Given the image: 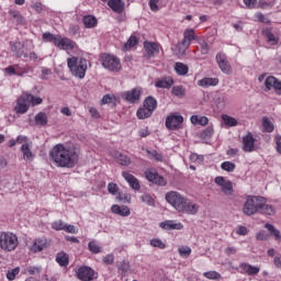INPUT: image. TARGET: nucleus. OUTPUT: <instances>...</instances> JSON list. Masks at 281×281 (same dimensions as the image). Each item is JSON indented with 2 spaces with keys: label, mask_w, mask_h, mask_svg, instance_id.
Segmentation results:
<instances>
[{
  "label": "nucleus",
  "mask_w": 281,
  "mask_h": 281,
  "mask_svg": "<svg viewBox=\"0 0 281 281\" xmlns=\"http://www.w3.org/2000/svg\"><path fill=\"white\" fill-rule=\"evenodd\" d=\"M249 233V231L247 229V227L245 226H238L236 234H238V236H247V234Z\"/></svg>",
  "instance_id": "nucleus-60"
},
{
  "label": "nucleus",
  "mask_w": 281,
  "mask_h": 281,
  "mask_svg": "<svg viewBox=\"0 0 281 281\" xmlns=\"http://www.w3.org/2000/svg\"><path fill=\"white\" fill-rule=\"evenodd\" d=\"M222 120H223L225 126H229V127L238 126V121L235 117H232L227 114H223Z\"/></svg>",
  "instance_id": "nucleus-39"
},
{
  "label": "nucleus",
  "mask_w": 281,
  "mask_h": 281,
  "mask_svg": "<svg viewBox=\"0 0 281 281\" xmlns=\"http://www.w3.org/2000/svg\"><path fill=\"white\" fill-rule=\"evenodd\" d=\"M47 114L45 112H40L35 115V124L36 126H47Z\"/></svg>",
  "instance_id": "nucleus-33"
},
{
  "label": "nucleus",
  "mask_w": 281,
  "mask_h": 281,
  "mask_svg": "<svg viewBox=\"0 0 281 281\" xmlns=\"http://www.w3.org/2000/svg\"><path fill=\"white\" fill-rule=\"evenodd\" d=\"M43 41L45 43H53L57 49H63L64 52H74L78 48V44L69 37H63L60 34H52L49 32L43 33Z\"/></svg>",
  "instance_id": "nucleus-3"
},
{
  "label": "nucleus",
  "mask_w": 281,
  "mask_h": 281,
  "mask_svg": "<svg viewBox=\"0 0 281 281\" xmlns=\"http://www.w3.org/2000/svg\"><path fill=\"white\" fill-rule=\"evenodd\" d=\"M123 179L128 183V186L132 188V190L139 191L142 190V186L139 184V180L135 178L132 173H128L127 171L122 172Z\"/></svg>",
  "instance_id": "nucleus-22"
},
{
  "label": "nucleus",
  "mask_w": 281,
  "mask_h": 281,
  "mask_svg": "<svg viewBox=\"0 0 281 281\" xmlns=\"http://www.w3.org/2000/svg\"><path fill=\"white\" fill-rule=\"evenodd\" d=\"M165 201H167L176 212H180L181 214L194 216V214L199 213V204L192 202V200L186 198L179 191H168L165 194Z\"/></svg>",
  "instance_id": "nucleus-2"
},
{
  "label": "nucleus",
  "mask_w": 281,
  "mask_h": 281,
  "mask_svg": "<svg viewBox=\"0 0 281 281\" xmlns=\"http://www.w3.org/2000/svg\"><path fill=\"white\" fill-rule=\"evenodd\" d=\"M257 240H269V234L267 232L261 231L256 235Z\"/></svg>",
  "instance_id": "nucleus-58"
},
{
  "label": "nucleus",
  "mask_w": 281,
  "mask_h": 281,
  "mask_svg": "<svg viewBox=\"0 0 281 281\" xmlns=\"http://www.w3.org/2000/svg\"><path fill=\"white\" fill-rule=\"evenodd\" d=\"M262 196L249 195L244 203L243 212L246 216H254L258 214L261 207Z\"/></svg>",
  "instance_id": "nucleus-7"
},
{
  "label": "nucleus",
  "mask_w": 281,
  "mask_h": 281,
  "mask_svg": "<svg viewBox=\"0 0 281 281\" xmlns=\"http://www.w3.org/2000/svg\"><path fill=\"white\" fill-rule=\"evenodd\" d=\"M122 98L132 104H135L139 98H142V88H134L122 94Z\"/></svg>",
  "instance_id": "nucleus-21"
},
{
  "label": "nucleus",
  "mask_w": 281,
  "mask_h": 281,
  "mask_svg": "<svg viewBox=\"0 0 281 281\" xmlns=\"http://www.w3.org/2000/svg\"><path fill=\"white\" fill-rule=\"evenodd\" d=\"M151 247H157L158 249H166V245L159 238H154L150 240Z\"/></svg>",
  "instance_id": "nucleus-52"
},
{
  "label": "nucleus",
  "mask_w": 281,
  "mask_h": 281,
  "mask_svg": "<svg viewBox=\"0 0 281 281\" xmlns=\"http://www.w3.org/2000/svg\"><path fill=\"white\" fill-rule=\"evenodd\" d=\"M64 232H67V234H78L76 226L69 224H65Z\"/></svg>",
  "instance_id": "nucleus-56"
},
{
  "label": "nucleus",
  "mask_w": 281,
  "mask_h": 281,
  "mask_svg": "<svg viewBox=\"0 0 281 281\" xmlns=\"http://www.w3.org/2000/svg\"><path fill=\"white\" fill-rule=\"evenodd\" d=\"M273 265L277 267V269H281V256L274 257Z\"/></svg>",
  "instance_id": "nucleus-64"
},
{
  "label": "nucleus",
  "mask_w": 281,
  "mask_h": 281,
  "mask_svg": "<svg viewBox=\"0 0 281 281\" xmlns=\"http://www.w3.org/2000/svg\"><path fill=\"white\" fill-rule=\"evenodd\" d=\"M262 35L269 45H278V43H280V37L276 36V34L271 32V29H265Z\"/></svg>",
  "instance_id": "nucleus-28"
},
{
  "label": "nucleus",
  "mask_w": 281,
  "mask_h": 281,
  "mask_svg": "<svg viewBox=\"0 0 281 281\" xmlns=\"http://www.w3.org/2000/svg\"><path fill=\"white\" fill-rule=\"evenodd\" d=\"M14 111L20 115H24V113H27V111H30V101L27 99V92H23L18 98Z\"/></svg>",
  "instance_id": "nucleus-12"
},
{
  "label": "nucleus",
  "mask_w": 281,
  "mask_h": 281,
  "mask_svg": "<svg viewBox=\"0 0 281 281\" xmlns=\"http://www.w3.org/2000/svg\"><path fill=\"white\" fill-rule=\"evenodd\" d=\"M108 190L110 194H117V184L111 182L108 184Z\"/></svg>",
  "instance_id": "nucleus-62"
},
{
  "label": "nucleus",
  "mask_w": 281,
  "mask_h": 281,
  "mask_svg": "<svg viewBox=\"0 0 281 281\" xmlns=\"http://www.w3.org/2000/svg\"><path fill=\"white\" fill-rule=\"evenodd\" d=\"M116 161L117 164H120L121 166H131V158L126 155H122L120 154L117 157H116Z\"/></svg>",
  "instance_id": "nucleus-46"
},
{
  "label": "nucleus",
  "mask_w": 281,
  "mask_h": 281,
  "mask_svg": "<svg viewBox=\"0 0 281 281\" xmlns=\"http://www.w3.org/2000/svg\"><path fill=\"white\" fill-rule=\"evenodd\" d=\"M215 59L223 74H232V65H229V60H227V55H225V53H217Z\"/></svg>",
  "instance_id": "nucleus-13"
},
{
  "label": "nucleus",
  "mask_w": 281,
  "mask_h": 281,
  "mask_svg": "<svg viewBox=\"0 0 281 281\" xmlns=\"http://www.w3.org/2000/svg\"><path fill=\"white\" fill-rule=\"evenodd\" d=\"M117 102H120V97H115L114 94H105L102 100H101V104H117Z\"/></svg>",
  "instance_id": "nucleus-34"
},
{
  "label": "nucleus",
  "mask_w": 281,
  "mask_h": 281,
  "mask_svg": "<svg viewBox=\"0 0 281 281\" xmlns=\"http://www.w3.org/2000/svg\"><path fill=\"white\" fill-rule=\"evenodd\" d=\"M159 227H161V229H166L167 232H170L171 229L179 231V229H183V224L175 220H167L165 222H161L159 224Z\"/></svg>",
  "instance_id": "nucleus-24"
},
{
  "label": "nucleus",
  "mask_w": 281,
  "mask_h": 281,
  "mask_svg": "<svg viewBox=\"0 0 281 281\" xmlns=\"http://www.w3.org/2000/svg\"><path fill=\"white\" fill-rule=\"evenodd\" d=\"M155 109H157V100L153 97H148L144 100L143 106L137 110L136 115L138 120H146L153 115Z\"/></svg>",
  "instance_id": "nucleus-8"
},
{
  "label": "nucleus",
  "mask_w": 281,
  "mask_h": 281,
  "mask_svg": "<svg viewBox=\"0 0 281 281\" xmlns=\"http://www.w3.org/2000/svg\"><path fill=\"white\" fill-rule=\"evenodd\" d=\"M261 206L259 207V214H265L266 216H273L276 214V207L273 205L267 204V199L261 196Z\"/></svg>",
  "instance_id": "nucleus-25"
},
{
  "label": "nucleus",
  "mask_w": 281,
  "mask_h": 281,
  "mask_svg": "<svg viewBox=\"0 0 281 281\" xmlns=\"http://www.w3.org/2000/svg\"><path fill=\"white\" fill-rule=\"evenodd\" d=\"M25 45H29L31 49H34V44L32 43V41H26L24 44H21V42H15L11 44V52L16 54L18 58H21L23 56L24 58H27V53L23 50V47H25Z\"/></svg>",
  "instance_id": "nucleus-15"
},
{
  "label": "nucleus",
  "mask_w": 281,
  "mask_h": 281,
  "mask_svg": "<svg viewBox=\"0 0 281 281\" xmlns=\"http://www.w3.org/2000/svg\"><path fill=\"white\" fill-rule=\"evenodd\" d=\"M145 177L147 181L156 183V186H166L168 183V181L164 177L159 176V173L155 169L147 170L145 172Z\"/></svg>",
  "instance_id": "nucleus-16"
},
{
  "label": "nucleus",
  "mask_w": 281,
  "mask_h": 281,
  "mask_svg": "<svg viewBox=\"0 0 281 281\" xmlns=\"http://www.w3.org/2000/svg\"><path fill=\"white\" fill-rule=\"evenodd\" d=\"M256 138L251 132H249L246 136L243 137V150L245 153H254L256 150Z\"/></svg>",
  "instance_id": "nucleus-18"
},
{
  "label": "nucleus",
  "mask_w": 281,
  "mask_h": 281,
  "mask_svg": "<svg viewBox=\"0 0 281 281\" xmlns=\"http://www.w3.org/2000/svg\"><path fill=\"white\" fill-rule=\"evenodd\" d=\"M67 65L68 69L70 70L71 75L75 76V78L82 80V78L87 76V59L72 56L67 59Z\"/></svg>",
  "instance_id": "nucleus-4"
},
{
  "label": "nucleus",
  "mask_w": 281,
  "mask_h": 281,
  "mask_svg": "<svg viewBox=\"0 0 281 281\" xmlns=\"http://www.w3.org/2000/svg\"><path fill=\"white\" fill-rule=\"evenodd\" d=\"M65 222L63 220H58L53 222L52 227L55 229V232H63L65 231Z\"/></svg>",
  "instance_id": "nucleus-51"
},
{
  "label": "nucleus",
  "mask_w": 281,
  "mask_h": 281,
  "mask_svg": "<svg viewBox=\"0 0 281 281\" xmlns=\"http://www.w3.org/2000/svg\"><path fill=\"white\" fill-rule=\"evenodd\" d=\"M19 273H21V268H19V267L14 268L12 270H9L7 272V280H10V281L15 280L16 276H19Z\"/></svg>",
  "instance_id": "nucleus-50"
},
{
  "label": "nucleus",
  "mask_w": 281,
  "mask_h": 281,
  "mask_svg": "<svg viewBox=\"0 0 281 281\" xmlns=\"http://www.w3.org/2000/svg\"><path fill=\"white\" fill-rule=\"evenodd\" d=\"M101 64L104 69H108V71H113L115 74L122 71V61H120V58H117L115 55H101Z\"/></svg>",
  "instance_id": "nucleus-9"
},
{
  "label": "nucleus",
  "mask_w": 281,
  "mask_h": 281,
  "mask_svg": "<svg viewBox=\"0 0 281 281\" xmlns=\"http://www.w3.org/2000/svg\"><path fill=\"white\" fill-rule=\"evenodd\" d=\"M4 71L8 74V76H23L24 74L19 70V65L9 66L4 69Z\"/></svg>",
  "instance_id": "nucleus-40"
},
{
  "label": "nucleus",
  "mask_w": 281,
  "mask_h": 281,
  "mask_svg": "<svg viewBox=\"0 0 281 281\" xmlns=\"http://www.w3.org/2000/svg\"><path fill=\"white\" fill-rule=\"evenodd\" d=\"M19 247V237L14 233L3 232L0 234V248L2 251H14Z\"/></svg>",
  "instance_id": "nucleus-6"
},
{
  "label": "nucleus",
  "mask_w": 281,
  "mask_h": 281,
  "mask_svg": "<svg viewBox=\"0 0 281 281\" xmlns=\"http://www.w3.org/2000/svg\"><path fill=\"white\" fill-rule=\"evenodd\" d=\"M49 159L57 168H76L80 161V150L76 146L57 144L49 150Z\"/></svg>",
  "instance_id": "nucleus-1"
},
{
  "label": "nucleus",
  "mask_w": 281,
  "mask_h": 281,
  "mask_svg": "<svg viewBox=\"0 0 281 281\" xmlns=\"http://www.w3.org/2000/svg\"><path fill=\"white\" fill-rule=\"evenodd\" d=\"M111 212L113 214H117L119 216H131V209L126 205H117L114 204L111 207Z\"/></svg>",
  "instance_id": "nucleus-27"
},
{
  "label": "nucleus",
  "mask_w": 281,
  "mask_h": 281,
  "mask_svg": "<svg viewBox=\"0 0 281 281\" xmlns=\"http://www.w3.org/2000/svg\"><path fill=\"white\" fill-rule=\"evenodd\" d=\"M183 124V117L179 113H173L167 116L165 125L169 131H179Z\"/></svg>",
  "instance_id": "nucleus-11"
},
{
  "label": "nucleus",
  "mask_w": 281,
  "mask_h": 281,
  "mask_svg": "<svg viewBox=\"0 0 281 281\" xmlns=\"http://www.w3.org/2000/svg\"><path fill=\"white\" fill-rule=\"evenodd\" d=\"M214 181L225 196H232L234 194V183L231 180L218 176Z\"/></svg>",
  "instance_id": "nucleus-10"
},
{
  "label": "nucleus",
  "mask_w": 281,
  "mask_h": 281,
  "mask_svg": "<svg viewBox=\"0 0 281 281\" xmlns=\"http://www.w3.org/2000/svg\"><path fill=\"white\" fill-rule=\"evenodd\" d=\"M266 229H268V232H270V234H272V236H274L276 240H281V235H280V231L277 229L276 226L271 225V224H266L265 225Z\"/></svg>",
  "instance_id": "nucleus-43"
},
{
  "label": "nucleus",
  "mask_w": 281,
  "mask_h": 281,
  "mask_svg": "<svg viewBox=\"0 0 281 281\" xmlns=\"http://www.w3.org/2000/svg\"><path fill=\"white\" fill-rule=\"evenodd\" d=\"M103 2H108L109 8L116 14H122L124 12V1L122 0H101Z\"/></svg>",
  "instance_id": "nucleus-26"
},
{
  "label": "nucleus",
  "mask_w": 281,
  "mask_h": 281,
  "mask_svg": "<svg viewBox=\"0 0 281 281\" xmlns=\"http://www.w3.org/2000/svg\"><path fill=\"white\" fill-rule=\"evenodd\" d=\"M94 276L95 271L87 266H82L77 270V278H79L81 281H91L93 280Z\"/></svg>",
  "instance_id": "nucleus-17"
},
{
  "label": "nucleus",
  "mask_w": 281,
  "mask_h": 281,
  "mask_svg": "<svg viewBox=\"0 0 281 281\" xmlns=\"http://www.w3.org/2000/svg\"><path fill=\"white\" fill-rule=\"evenodd\" d=\"M222 170H225L226 172H234V170H236V164L232 162V161H224L221 165Z\"/></svg>",
  "instance_id": "nucleus-48"
},
{
  "label": "nucleus",
  "mask_w": 281,
  "mask_h": 281,
  "mask_svg": "<svg viewBox=\"0 0 281 281\" xmlns=\"http://www.w3.org/2000/svg\"><path fill=\"white\" fill-rule=\"evenodd\" d=\"M240 273L246 276H258L260 273V267L251 266L247 262H241L239 265Z\"/></svg>",
  "instance_id": "nucleus-23"
},
{
  "label": "nucleus",
  "mask_w": 281,
  "mask_h": 281,
  "mask_svg": "<svg viewBox=\"0 0 281 281\" xmlns=\"http://www.w3.org/2000/svg\"><path fill=\"white\" fill-rule=\"evenodd\" d=\"M175 71L178 74V76H187L188 71H190V68L188 65L178 61L175 64Z\"/></svg>",
  "instance_id": "nucleus-32"
},
{
  "label": "nucleus",
  "mask_w": 281,
  "mask_h": 281,
  "mask_svg": "<svg viewBox=\"0 0 281 281\" xmlns=\"http://www.w3.org/2000/svg\"><path fill=\"white\" fill-rule=\"evenodd\" d=\"M47 247H49V240H47L45 237H40L33 241L30 249L33 251V254H38V251H43L47 249Z\"/></svg>",
  "instance_id": "nucleus-20"
},
{
  "label": "nucleus",
  "mask_w": 281,
  "mask_h": 281,
  "mask_svg": "<svg viewBox=\"0 0 281 281\" xmlns=\"http://www.w3.org/2000/svg\"><path fill=\"white\" fill-rule=\"evenodd\" d=\"M83 25L85 27L91 29L94 25H98V19H95V16L93 15H86L83 16Z\"/></svg>",
  "instance_id": "nucleus-36"
},
{
  "label": "nucleus",
  "mask_w": 281,
  "mask_h": 281,
  "mask_svg": "<svg viewBox=\"0 0 281 281\" xmlns=\"http://www.w3.org/2000/svg\"><path fill=\"white\" fill-rule=\"evenodd\" d=\"M21 153L23 155L24 161H34V153L32 151V148H30V144L25 143L21 146Z\"/></svg>",
  "instance_id": "nucleus-29"
},
{
  "label": "nucleus",
  "mask_w": 281,
  "mask_h": 281,
  "mask_svg": "<svg viewBox=\"0 0 281 281\" xmlns=\"http://www.w3.org/2000/svg\"><path fill=\"white\" fill-rule=\"evenodd\" d=\"M262 128H263V133H273V130H274L273 123L267 116L262 119Z\"/></svg>",
  "instance_id": "nucleus-38"
},
{
  "label": "nucleus",
  "mask_w": 281,
  "mask_h": 281,
  "mask_svg": "<svg viewBox=\"0 0 281 281\" xmlns=\"http://www.w3.org/2000/svg\"><path fill=\"white\" fill-rule=\"evenodd\" d=\"M199 45H200V52L203 56L210 54V44H207L205 40L199 41Z\"/></svg>",
  "instance_id": "nucleus-47"
},
{
  "label": "nucleus",
  "mask_w": 281,
  "mask_h": 281,
  "mask_svg": "<svg viewBox=\"0 0 281 281\" xmlns=\"http://www.w3.org/2000/svg\"><path fill=\"white\" fill-rule=\"evenodd\" d=\"M26 271L30 273V276H36V273H41V268L31 266L26 269Z\"/></svg>",
  "instance_id": "nucleus-59"
},
{
  "label": "nucleus",
  "mask_w": 281,
  "mask_h": 281,
  "mask_svg": "<svg viewBox=\"0 0 281 281\" xmlns=\"http://www.w3.org/2000/svg\"><path fill=\"white\" fill-rule=\"evenodd\" d=\"M56 262H58L60 267H67V265H69V256L66 252H59L57 254Z\"/></svg>",
  "instance_id": "nucleus-37"
},
{
  "label": "nucleus",
  "mask_w": 281,
  "mask_h": 281,
  "mask_svg": "<svg viewBox=\"0 0 281 281\" xmlns=\"http://www.w3.org/2000/svg\"><path fill=\"white\" fill-rule=\"evenodd\" d=\"M199 87L207 89V87H216L218 85V78L205 77L198 81Z\"/></svg>",
  "instance_id": "nucleus-30"
},
{
  "label": "nucleus",
  "mask_w": 281,
  "mask_h": 281,
  "mask_svg": "<svg viewBox=\"0 0 281 281\" xmlns=\"http://www.w3.org/2000/svg\"><path fill=\"white\" fill-rule=\"evenodd\" d=\"M140 201H143V203H146L150 207H155V198H153V195H150L149 193H144L140 196Z\"/></svg>",
  "instance_id": "nucleus-44"
},
{
  "label": "nucleus",
  "mask_w": 281,
  "mask_h": 281,
  "mask_svg": "<svg viewBox=\"0 0 281 281\" xmlns=\"http://www.w3.org/2000/svg\"><path fill=\"white\" fill-rule=\"evenodd\" d=\"M171 93L176 95V98H186V88H183V86H175Z\"/></svg>",
  "instance_id": "nucleus-41"
},
{
  "label": "nucleus",
  "mask_w": 281,
  "mask_h": 281,
  "mask_svg": "<svg viewBox=\"0 0 281 281\" xmlns=\"http://www.w3.org/2000/svg\"><path fill=\"white\" fill-rule=\"evenodd\" d=\"M26 98L29 100L30 106H38V104H43V98L34 97L30 92H26Z\"/></svg>",
  "instance_id": "nucleus-35"
},
{
  "label": "nucleus",
  "mask_w": 281,
  "mask_h": 281,
  "mask_svg": "<svg viewBox=\"0 0 281 281\" xmlns=\"http://www.w3.org/2000/svg\"><path fill=\"white\" fill-rule=\"evenodd\" d=\"M244 3L248 10H254L258 3V0H244Z\"/></svg>",
  "instance_id": "nucleus-57"
},
{
  "label": "nucleus",
  "mask_w": 281,
  "mask_h": 281,
  "mask_svg": "<svg viewBox=\"0 0 281 281\" xmlns=\"http://www.w3.org/2000/svg\"><path fill=\"white\" fill-rule=\"evenodd\" d=\"M203 277L206 278V280H222L223 278V276L214 270L203 272Z\"/></svg>",
  "instance_id": "nucleus-42"
},
{
  "label": "nucleus",
  "mask_w": 281,
  "mask_h": 281,
  "mask_svg": "<svg viewBox=\"0 0 281 281\" xmlns=\"http://www.w3.org/2000/svg\"><path fill=\"white\" fill-rule=\"evenodd\" d=\"M115 257L113 255H106L105 257H103L104 265H113Z\"/></svg>",
  "instance_id": "nucleus-61"
},
{
  "label": "nucleus",
  "mask_w": 281,
  "mask_h": 281,
  "mask_svg": "<svg viewBox=\"0 0 281 281\" xmlns=\"http://www.w3.org/2000/svg\"><path fill=\"white\" fill-rule=\"evenodd\" d=\"M149 8L151 12H159V0H149Z\"/></svg>",
  "instance_id": "nucleus-55"
},
{
  "label": "nucleus",
  "mask_w": 281,
  "mask_h": 281,
  "mask_svg": "<svg viewBox=\"0 0 281 281\" xmlns=\"http://www.w3.org/2000/svg\"><path fill=\"white\" fill-rule=\"evenodd\" d=\"M147 157L154 159L155 161H162L164 157L157 150H147Z\"/></svg>",
  "instance_id": "nucleus-49"
},
{
  "label": "nucleus",
  "mask_w": 281,
  "mask_h": 281,
  "mask_svg": "<svg viewBox=\"0 0 281 281\" xmlns=\"http://www.w3.org/2000/svg\"><path fill=\"white\" fill-rule=\"evenodd\" d=\"M172 85H175V80H172L170 77H165L156 81V87L158 89H170Z\"/></svg>",
  "instance_id": "nucleus-31"
},
{
  "label": "nucleus",
  "mask_w": 281,
  "mask_h": 281,
  "mask_svg": "<svg viewBox=\"0 0 281 281\" xmlns=\"http://www.w3.org/2000/svg\"><path fill=\"white\" fill-rule=\"evenodd\" d=\"M265 91H271V89H273L277 95H281V81L278 78L273 76L267 77L265 80Z\"/></svg>",
  "instance_id": "nucleus-14"
},
{
  "label": "nucleus",
  "mask_w": 281,
  "mask_h": 281,
  "mask_svg": "<svg viewBox=\"0 0 281 281\" xmlns=\"http://www.w3.org/2000/svg\"><path fill=\"white\" fill-rule=\"evenodd\" d=\"M180 256H190L192 254V248L188 246H182L178 249Z\"/></svg>",
  "instance_id": "nucleus-54"
},
{
  "label": "nucleus",
  "mask_w": 281,
  "mask_h": 281,
  "mask_svg": "<svg viewBox=\"0 0 281 281\" xmlns=\"http://www.w3.org/2000/svg\"><path fill=\"white\" fill-rule=\"evenodd\" d=\"M192 41H196V33L194 32V29L184 30L182 41L176 46V54H178V56H183L192 45Z\"/></svg>",
  "instance_id": "nucleus-5"
},
{
  "label": "nucleus",
  "mask_w": 281,
  "mask_h": 281,
  "mask_svg": "<svg viewBox=\"0 0 281 281\" xmlns=\"http://www.w3.org/2000/svg\"><path fill=\"white\" fill-rule=\"evenodd\" d=\"M88 247L89 251H91L92 254H100L101 251L100 246H98V243L95 241H90Z\"/></svg>",
  "instance_id": "nucleus-53"
},
{
  "label": "nucleus",
  "mask_w": 281,
  "mask_h": 281,
  "mask_svg": "<svg viewBox=\"0 0 281 281\" xmlns=\"http://www.w3.org/2000/svg\"><path fill=\"white\" fill-rule=\"evenodd\" d=\"M137 43H139V40H137V36H131L125 43L124 49L125 50L133 49V47H135Z\"/></svg>",
  "instance_id": "nucleus-45"
},
{
  "label": "nucleus",
  "mask_w": 281,
  "mask_h": 281,
  "mask_svg": "<svg viewBox=\"0 0 281 281\" xmlns=\"http://www.w3.org/2000/svg\"><path fill=\"white\" fill-rule=\"evenodd\" d=\"M159 43L144 42V49L146 52V58H155L159 54Z\"/></svg>",
  "instance_id": "nucleus-19"
},
{
  "label": "nucleus",
  "mask_w": 281,
  "mask_h": 281,
  "mask_svg": "<svg viewBox=\"0 0 281 281\" xmlns=\"http://www.w3.org/2000/svg\"><path fill=\"white\" fill-rule=\"evenodd\" d=\"M276 148H277V151L281 155V136L280 135H277L276 138Z\"/></svg>",
  "instance_id": "nucleus-63"
}]
</instances>
